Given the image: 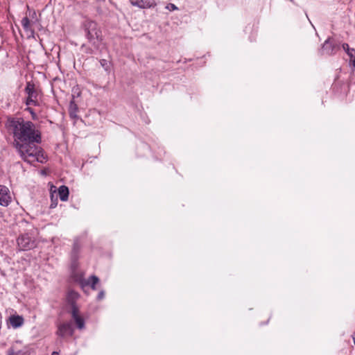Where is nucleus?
<instances>
[{
	"mask_svg": "<svg viewBox=\"0 0 355 355\" xmlns=\"http://www.w3.org/2000/svg\"><path fill=\"white\" fill-rule=\"evenodd\" d=\"M166 8H168L170 10H175L178 9L177 6L175 4H173V3H169L166 6Z\"/></svg>",
	"mask_w": 355,
	"mask_h": 355,
	"instance_id": "obj_23",
	"label": "nucleus"
},
{
	"mask_svg": "<svg viewBox=\"0 0 355 355\" xmlns=\"http://www.w3.org/2000/svg\"><path fill=\"white\" fill-rule=\"evenodd\" d=\"M10 323L11 326L14 328H17L21 327L24 323V319L21 316L19 315H12L10 317Z\"/></svg>",
	"mask_w": 355,
	"mask_h": 355,
	"instance_id": "obj_12",
	"label": "nucleus"
},
{
	"mask_svg": "<svg viewBox=\"0 0 355 355\" xmlns=\"http://www.w3.org/2000/svg\"><path fill=\"white\" fill-rule=\"evenodd\" d=\"M74 332L71 322L60 323L58 326L57 335L62 338L72 336Z\"/></svg>",
	"mask_w": 355,
	"mask_h": 355,
	"instance_id": "obj_6",
	"label": "nucleus"
},
{
	"mask_svg": "<svg viewBox=\"0 0 355 355\" xmlns=\"http://www.w3.org/2000/svg\"><path fill=\"white\" fill-rule=\"evenodd\" d=\"M100 64H101V67L105 69V71L107 73H110V62L109 61H107V60H105V59H102V60H100Z\"/></svg>",
	"mask_w": 355,
	"mask_h": 355,
	"instance_id": "obj_19",
	"label": "nucleus"
},
{
	"mask_svg": "<svg viewBox=\"0 0 355 355\" xmlns=\"http://www.w3.org/2000/svg\"><path fill=\"white\" fill-rule=\"evenodd\" d=\"M79 294L73 291V290H69L67 293V296H66V300H67V303L68 305H73V304H76V301L78 300V299L79 298Z\"/></svg>",
	"mask_w": 355,
	"mask_h": 355,
	"instance_id": "obj_11",
	"label": "nucleus"
},
{
	"mask_svg": "<svg viewBox=\"0 0 355 355\" xmlns=\"http://www.w3.org/2000/svg\"><path fill=\"white\" fill-rule=\"evenodd\" d=\"M11 202V197L8 189L0 185V205L6 207Z\"/></svg>",
	"mask_w": 355,
	"mask_h": 355,
	"instance_id": "obj_9",
	"label": "nucleus"
},
{
	"mask_svg": "<svg viewBox=\"0 0 355 355\" xmlns=\"http://www.w3.org/2000/svg\"><path fill=\"white\" fill-rule=\"evenodd\" d=\"M347 54L349 57L350 65H352L355 68V49H352L350 51L347 52Z\"/></svg>",
	"mask_w": 355,
	"mask_h": 355,
	"instance_id": "obj_17",
	"label": "nucleus"
},
{
	"mask_svg": "<svg viewBox=\"0 0 355 355\" xmlns=\"http://www.w3.org/2000/svg\"><path fill=\"white\" fill-rule=\"evenodd\" d=\"M24 91L28 96L26 100V105L28 106L39 105L37 97L40 94V90L35 87V85L33 82L29 81L26 83Z\"/></svg>",
	"mask_w": 355,
	"mask_h": 355,
	"instance_id": "obj_4",
	"label": "nucleus"
},
{
	"mask_svg": "<svg viewBox=\"0 0 355 355\" xmlns=\"http://www.w3.org/2000/svg\"><path fill=\"white\" fill-rule=\"evenodd\" d=\"M73 320L76 324L78 329H83L85 328V321H84V319L81 316L75 318H73Z\"/></svg>",
	"mask_w": 355,
	"mask_h": 355,
	"instance_id": "obj_20",
	"label": "nucleus"
},
{
	"mask_svg": "<svg viewBox=\"0 0 355 355\" xmlns=\"http://www.w3.org/2000/svg\"><path fill=\"white\" fill-rule=\"evenodd\" d=\"M17 244L21 250H28L35 246V242L28 234H24L17 239Z\"/></svg>",
	"mask_w": 355,
	"mask_h": 355,
	"instance_id": "obj_7",
	"label": "nucleus"
},
{
	"mask_svg": "<svg viewBox=\"0 0 355 355\" xmlns=\"http://www.w3.org/2000/svg\"><path fill=\"white\" fill-rule=\"evenodd\" d=\"M70 307H71L70 313L71 314V317L73 319L80 316L79 315V309L76 304L70 305Z\"/></svg>",
	"mask_w": 355,
	"mask_h": 355,
	"instance_id": "obj_18",
	"label": "nucleus"
},
{
	"mask_svg": "<svg viewBox=\"0 0 355 355\" xmlns=\"http://www.w3.org/2000/svg\"><path fill=\"white\" fill-rule=\"evenodd\" d=\"M26 110L31 113V114L32 116V118L33 119L37 118V115H36L35 112H34L33 109H32L31 107H28Z\"/></svg>",
	"mask_w": 355,
	"mask_h": 355,
	"instance_id": "obj_22",
	"label": "nucleus"
},
{
	"mask_svg": "<svg viewBox=\"0 0 355 355\" xmlns=\"http://www.w3.org/2000/svg\"><path fill=\"white\" fill-rule=\"evenodd\" d=\"M7 355H29L28 349L21 346L20 342L14 343L7 352Z\"/></svg>",
	"mask_w": 355,
	"mask_h": 355,
	"instance_id": "obj_8",
	"label": "nucleus"
},
{
	"mask_svg": "<svg viewBox=\"0 0 355 355\" xmlns=\"http://www.w3.org/2000/svg\"><path fill=\"white\" fill-rule=\"evenodd\" d=\"M51 355H60V354L57 352H53Z\"/></svg>",
	"mask_w": 355,
	"mask_h": 355,
	"instance_id": "obj_26",
	"label": "nucleus"
},
{
	"mask_svg": "<svg viewBox=\"0 0 355 355\" xmlns=\"http://www.w3.org/2000/svg\"><path fill=\"white\" fill-rule=\"evenodd\" d=\"M99 282V279L96 275H92L89 279L87 280V282L86 283V285H89L90 287L93 290H96V285Z\"/></svg>",
	"mask_w": 355,
	"mask_h": 355,
	"instance_id": "obj_16",
	"label": "nucleus"
},
{
	"mask_svg": "<svg viewBox=\"0 0 355 355\" xmlns=\"http://www.w3.org/2000/svg\"><path fill=\"white\" fill-rule=\"evenodd\" d=\"M104 296H105V293H104V291H101V292H99V293L98 294V295H97V299H98V300H101L103 299Z\"/></svg>",
	"mask_w": 355,
	"mask_h": 355,
	"instance_id": "obj_25",
	"label": "nucleus"
},
{
	"mask_svg": "<svg viewBox=\"0 0 355 355\" xmlns=\"http://www.w3.org/2000/svg\"><path fill=\"white\" fill-rule=\"evenodd\" d=\"M339 49V45L332 38L329 37L323 44L320 50V54L331 55L335 54Z\"/></svg>",
	"mask_w": 355,
	"mask_h": 355,
	"instance_id": "obj_5",
	"label": "nucleus"
},
{
	"mask_svg": "<svg viewBox=\"0 0 355 355\" xmlns=\"http://www.w3.org/2000/svg\"><path fill=\"white\" fill-rule=\"evenodd\" d=\"M80 246L78 241H76L73 243V249L71 251V259L73 261H76L78 258V253Z\"/></svg>",
	"mask_w": 355,
	"mask_h": 355,
	"instance_id": "obj_15",
	"label": "nucleus"
},
{
	"mask_svg": "<svg viewBox=\"0 0 355 355\" xmlns=\"http://www.w3.org/2000/svg\"><path fill=\"white\" fill-rule=\"evenodd\" d=\"M353 340H354V345H355V332H354V334L353 336Z\"/></svg>",
	"mask_w": 355,
	"mask_h": 355,
	"instance_id": "obj_27",
	"label": "nucleus"
},
{
	"mask_svg": "<svg viewBox=\"0 0 355 355\" xmlns=\"http://www.w3.org/2000/svg\"><path fill=\"white\" fill-rule=\"evenodd\" d=\"M342 47L346 53L352 49V48H349V44L347 43H343Z\"/></svg>",
	"mask_w": 355,
	"mask_h": 355,
	"instance_id": "obj_24",
	"label": "nucleus"
},
{
	"mask_svg": "<svg viewBox=\"0 0 355 355\" xmlns=\"http://www.w3.org/2000/svg\"><path fill=\"white\" fill-rule=\"evenodd\" d=\"M8 128L12 132L15 144L17 143L42 142L41 131L31 121H24L22 118L8 120Z\"/></svg>",
	"mask_w": 355,
	"mask_h": 355,
	"instance_id": "obj_1",
	"label": "nucleus"
},
{
	"mask_svg": "<svg viewBox=\"0 0 355 355\" xmlns=\"http://www.w3.org/2000/svg\"><path fill=\"white\" fill-rule=\"evenodd\" d=\"M78 105L75 103L74 101L72 100L69 106V112L71 118H77Z\"/></svg>",
	"mask_w": 355,
	"mask_h": 355,
	"instance_id": "obj_14",
	"label": "nucleus"
},
{
	"mask_svg": "<svg viewBox=\"0 0 355 355\" xmlns=\"http://www.w3.org/2000/svg\"><path fill=\"white\" fill-rule=\"evenodd\" d=\"M21 23L24 30L28 31L29 29L30 20L27 17H24Z\"/></svg>",
	"mask_w": 355,
	"mask_h": 355,
	"instance_id": "obj_21",
	"label": "nucleus"
},
{
	"mask_svg": "<svg viewBox=\"0 0 355 355\" xmlns=\"http://www.w3.org/2000/svg\"><path fill=\"white\" fill-rule=\"evenodd\" d=\"M83 27L85 36L92 49H89L87 53H92L94 51H98L101 49L103 36L101 28L96 22L92 20L87 19L84 21Z\"/></svg>",
	"mask_w": 355,
	"mask_h": 355,
	"instance_id": "obj_3",
	"label": "nucleus"
},
{
	"mask_svg": "<svg viewBox=\"0 0 355 355\" xmlns=\"http://www.w3.org/2000/svg\"><path fill=\"white\" fill-rule=\"evenodd\" d=\"M58 195L62 201H67L69 198L68 187L64 185L60 186L58 189Z\"/></svg>",
	"mask_w": 355,
	"mask_h": 355,
	"instance_id": "obj_13",
	"label": "nucleus"
},
{
	"mask_svg": "<svg viewBox=\"0 0 355 355\" xmlns=\"http://www.w3.org/2000/svg\"><path fill=\"white\" fill-rule=\"evenodd\" d=\"M130 3L132 6L142 9L150 8L156 6L155 0H130Z\"/></svg>",
	"mask_w": 355,
	"mask_h": 355,
	"instance_id": "obj_10",
	"label": "nucleus"
},
{
	"mask_svg": "<svg viewBox=\"0 0 355 355\" xmlns=\"http://www.w3.org/2000/svg\"><path fill=\"white\" fill-rule=\"evenodd\" d=\"M36 142H26L15 144V147L20 155V157L26 162L33 164L34 162L44 163L46 161V155L43 149L38 146Z\"/></svg>",
	"mask_w": 355,
	"mask_h": 355,
	"instance_id": "obj_2",
	"label": "nucleus"
}]
</instances>
